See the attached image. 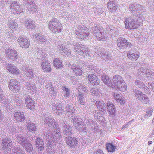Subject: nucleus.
I'll list each match as a JSON object with an SVG mask.
<instances>
[{"label": "nucleus", "instance_id": "obj_48", "mask_svg": "<svg viewBox=\"0 0 154 154\" xmlns=\"http://www.w3.org/2000/svg\"><path fill=\"white\" fill-rule=\"evenodd\" d=\"M62 89L63 91L64 94V97H68L70 95V90L66 86H63L61 88Z\"/></svg>", "mask_w": 154, "mask_h": 154}, {"label": "nucleus", "instance_id": "obj_35", "mask_svg": "<svg viewBox=\"0 0 154 154\" xmlns=\"http://www.w3.org/2000/svg\"><path fill=\"white\" fill-rule=\"evenodd\" d=\"M66 112L69 115H71L74 112L75 109L73 104L71 103H69L65 107Z\"/></svg>", "mask_w": 154, "mask_h": 154}, {"label": "nucleus", "instance_id": "obj_10", "mask_svg": "<svg viewBox=\"0 0 154 154\" xmlns=\"http://www.w3.org/2000/svg\"><path fill=\"white\" fill-rule=\"evenodd\" d=\"M117 45L120 48H129L132 46L131 43L122 37L118 38L116 41Z\"/></svg>", "mask_w": 154, "mask_h": 154}, {"label": "nucleus", "instance_id": "obj_2", "mask_svg": "<svg viewBox=\"0 0 154 154\" xmlns=\"http://www.w3.org/2000/svg\"><path fill=\"white\" fill-rule=\"evenodd\" d=\"M109 84V87L113 88H117L122 92L126 91L125 83L122 78L119 75H116L114 76L112 80L111 81V83Z\"/></svg>", "mask_w": 154, "mask_h": 154}, {"label": "nucleus", "instance_id": "obj_39", "mask_svg": "<svg viewBox=\"0 0 154 154\" xmlns=\"http://www.w3.org/2000/svg\"><path fill=\"white\" fill-rule=\"evenodd\" d=\"M14 154H25L22 149L18 146H16L12 149Z\"/></svg>", "mask_w": 154, "mask_h": 154}, {"label": "nucleus", "instance_id": "obj_32", "mask_svg": "<svg viewBox=\"0 0 154 154\" xmlns=\"http://www.w3.org/2000/svg\"><path fill=\"white\" fill-rule=\"evenodd\" d=\"M7 69L8 71L14 75H17L19 73L18 69L13 65L7 63Z\"/></svg>", "mask_w": 154, "mask_h": 154}, {"label": "nucleus", "instance_id": "obj_1", "mask_svg": "<svg viewBox=\"0 0 154 154\" xmlns=\"http://www.w3.org/2000/svg\"><path fill=\"white\" fill-rule=\"evenodd\" d=\"M129 8L132 12V15L125 19V27L126 29H134L139 26L140 22V20L143 17L141 13L144 11L145 8L139 4L134 3L131 4Z\"/></svg>", "mask_w": 154, "mask_h": 154}, {"label": "nucleus", "instance_id": "obj_19", "mask_svg": "<svg viewBox=\"0 0 154 154\" xmlns=\"http://www.w3.org/2000/svg\"><path fill=\"white\" fill-rule=\"evenodd\" d=\"M56 138L55 139L54 138H53V137H51L49 138V139H46L47 142V143L48 146V148L49 149H51V150L53 151L55 148H56V143H57V141H58L59 140L60 141V139H57V136L56 135Z\"/></svg>", "mask_w": 154, "mask_h": 154}, {"label": "nucleus", "instance_id": "obj_31", "mask_svg": "<svg viewBox=\"0 0 154 154\" xmlns=\"http://www.w3.org/2000/svg\"><path fill=\"white\" fill-rule=\"evenodd\" d=\"M96 106L98 108L99 110L102 112L106 111V104L103 101H97L95 103Z\"/></svg>", "mask_w": 154, "mask_h": 154}, {"label": "nucleus", "instance_id": "obj_23", "mask_svg": "<svg viewBox=\"0 0 154 154\" xmlns=\"http://www.w3.org/2000/svg\"><path fill=\"white\" fill-rule=\"evenodd\" d=\"M80 88H79L78 90V96L79 98V100L83 99L85 100L84 97L88 93V90L87 87L81 86Z\"/></svg>", "mask_w": 154, "mask_h": 154}, {"label": "nucleus", "instance_id": "obj_16", "mask_svg": "<svg viewBox=\"0 0 154 154\" xmlns=\"http://www.w3.org/2000/svg\"><path fill=\"white\" fill-rule=\"evenodd\" d=\"M62 127L63 130V134L66 136H71L73 133V127L67 123L63 122L62 123Z\"/></svg>", "mask_w": 154, "mask_h": 154}, {"label": "nucleus", "instance_id": "obj_57", "mask_svg": "<svg viewBox=\"0 0 154 154\" xmlns=\"http://www.w3.org/2000/svg\"><path fill=\"white\" fill-rule=\"evenodd\" d=\"M74 72L76 75H80L82 74V68H80L79 67L77 68L76 69L74 70Z\"/></svg>", "mask_w": 154, "mask_h": 154}, {"label": "nucleus", "instance_id": "obj_30", "mask_svg": "<svg viewBox=\"0 0 154 154\" xmlns=\"http://www.w3.org/2000/svg\"><path fill=\"white\" fill-rule=\"evenodd\" d=\"M14 119L18 122H23L25 120V116L24 113L16 112L14 114Z\"/></svg>", "mask_w": 154, "mask_h": 154}, {"label": "nucleus", "instance_id": "obj_24", "mask_svg": "<svg viewBox=\"0 0 154 154\" xmlns=\"http://www.w3.org/2000/svg\"><path fill=\"white\" fill-rule=\"evenodd\" d=\"M107 109L108 110L109 116L111 117H113L116 114V110L115 106L112 102H109L107 103Z\"/></svg>", "mask_w": 154, "mask_h": 154}, {"label": "nucleus", "instance_id": "obj_11", "mask_svg": "<svg viewBox=\"0 0 154 154\" xmlns=\"http://www.w3.org/2000/svg\"><path fill=\"white\" fill-rule=\"evenodd\" d=\"M7 9L16 15H17L23 12L22 9L16 2L11 3L10 6L8 7Z\"/></svg>", "mask_w": 154, "mask_h": 154}, {"label": "nucleus", "instance_id": "obj_60", "mask_svg": "<svg viewBox=\"0 0 154 154\" xmlns=\"http://www.w3.org/2000/svg\"><path fill=\"white\" fill-rule=\"evenodd\" d=\"M7 36L10 38L12 40H15L16 38V37L15 35H14V33H8V34Z\"/></svg>", "mask_w": 154, "mask_h": 154}, {"label": "nucleus", "instance_id": "obj_37", "mask_svg": "<svg viewBox=\"0 0 154 154\" xmlns=\"http://www.w3.org/2000/svg\"><path fill=\"white\" fill-rule=\"evenodd\" d=\"M127 56L130 59L132 60H137L139 56L138 54L136 53H133L131 50L128 51V53H127Z\"/></svg>", "mask_w": 154, "mask_h": 154}, {"label": "nucleus", "instance_id": "obj_53", "mask_svg": "<svg viewBox=\"0 0 154 154\" xmlns=\"http://www.w3.org/2000/svg\"><path fill=\"white\" fill-rule=\"evenodd\" d=\"M93 9L94 12L97 13L98 15L102 14L104 12V11L102 8H99L98 7H94Z\"/></svg>", "mask_w": 154, "mask_h": 154}, {"label": "nucleus", "instance_id": "obj_51", "mask_svg": "<svg viewBox=\"0 0 154 154\" xmlns=\"http://www.w3.org/2000/svg\"><path fill=\"white\" fill-rule=\"evenodd\" d=\"M0 99V102L2 103L3 105L5 106L6 105L9 104V101L5 96H4Z\"/></svg>", "mask_w": 154, "mask_h": 154}, {"label": "nucleus", "instance_id": "obj_20", "mask_svg": "<svg viewBox=\"0 0 154 154\" xmlns=\"http://www.w3.org/2000/svg\"><path fill=\"white\" fill-rule=\"evenodd\" d=\"M57 51L63 56L71 57H72L70 50L65 47L58 45L57 46Z\"/></svg>", "mask_w": 154, "mask_h": 154}, {"label": "nucleus", "instance_id": "obj_49", "mask_svg": "<svg viewBox=\"0 0 154 154\" xmlns=\"http://www.w3.org/2000/svg\"><path fill=\"white\" fill-rule=\"evenodd\" d=\"M77 129L81 132H86L88 131L86 125L84 124L83 122H82V124H81V125H80L77 128Z\"/></svg>", "mask_w": 154, "mask_h": 154}, {"label": "nucleus", "instance_id": "obj_61", "mask_svg": "<svg viewBox=\"0 0 154 154\" xmlns=\"http://www.w3.org/2000/svg\"><path fill=\"white\" fill-rule=\"evenodd\" d=\"M148 86L152 91L154 92V81L153 82H150L148 83Z\"/></svg>", "mask_w": 154, "mask_h": 154}, {"label": "nucleus", "instance_id": "obj_25", "mask_svg": "<svg viewBox=\"0 0 154 154\" xmlns=\"http://www.w3.org/2000/svg\"><path fill=\"white\" fill-rule=\"evenodd\" d=\"M25 102L26 107L29 109L31 110L35 109L34 102L30 98L29 96H26Z\"/></svg>", "mask_w": 154, "mask_h": 154}, {"label": "nucleus", "instance_id": "obj_17", "mask_svg": "<svg viewBox=\"0 0 154 154\" xmlns=\"http://www.w3.org/2000/svg\"><path fill=\"white\" fill-rule=\"evenodd\" d=\"M18 42L20 46L23 48H26L29 46L30 42L28 38L19 37L18 39Z\"/></svg>", "mask_w": 154, "mask_h": 154}, {"label": "nucleus", "instance_id": "obj_41", "mask_svg": "<svg viewBox=\"0 0 154 154\" xmlns=\"http://www.w3.org/2000/svg\"><path fill=\"white\" fill-rule=\"evenodd\" d=\"M153 110L150 107H148L146 109V112L144 117L145 118H149L152 115Z\"/></svg>", "mask_w": 154, "mask_h": 154}, {"label": "nucleus", "instance_id": "obj_45", "mask_svg": "<svg viewBox=\"0 0 154 154\" xmlns=\"http://www.w3.org/2000/svg\"><path fill=\"white\" fill-rule=\"evenodd\" d=\"M106 147L108 151L110 152H113L116 149V147L114 146L112 143H109L106 146Z\"/></svg>", "mask_w": 154, "mask_h": 154}, {"label": "nucleus", "instance_id": "obj_38", "mask_svg": "<svg viewBox=\"0 0 154 154\" xmlns=\"http://www.w3.org/2000/svg\"><path fill=\"white\" fill-rule=\"evenodd\" d=\"M28 130L30 132H35L36 131V127L34 123L29 122L27 125Z\"/></svg>", "mask_w": 154, "mask_h": 154}, {"label": "nucleus", "instance_id": "obj_40", "mask_svg": "<svg viewBox=\"0 0 154 154\" xmlns=\"http://www.w3.org/2000/svg\"><path fill=\"white\" fill-rule=\"evenodd\" d=\"M101 80L107 85L109 87V84L111 83L109 78L106 75L103 74L101 76Z\"/></svg>", "mask_w": 154, "mask_h": 154}, {"label": "nucleus", "instance_id": "obj_58", "mask_svg": "<svg viewBox=\"0 0 154 154\" xmlns=\"http://www.w3.org/2000/svg\"><path fill=\"white\" fill-rule=\"evenodd\" d=\"M103 58H105L107 59H110L112 57L111 55L109 54V52L108 51H106L104 52L103 54Z\"/></svg>", "mask_w": 154, "mask_h": 154}, {"label": "nucleus", "instance_id": "obj_62", "mask_svg": "<svg viewBox=\"0 0 154 154\" xmlns=\"http://www.w3.org/2000/svg\"><path fill=\"white\" fill-rule=\"evenodd\" d=\"M94 116L95 118L98 119L101 116V114L99 111H95L94 112Z\"/></svg>", "mask_w": 154, "mask_h": 154}, {"label": "nucleus", "instance_id": "obj_52", "mask_svg": "<svg viewBox=\"0 0 154 154\" xmlns=\"http://www.w3.org/2000/svg\"><path fill=\"white\" fill-rule=\"evenodd\" d=\"M90 93L93 96H97L100 94V92L97 88H92L90 90Z\"/></svg>", "mask_w": 154, "mask_h": 154}, {"label": "nucleus", "instance_id": "obj_3", "mask_svg": "<svg viewBox=\"0 0 154 154\" xmlns=\"http://www.w3.org/2000/svg\"><path fill=\"white\" fill-rule=\"evenodd\" d=\"M75 32V33L77 36L80 37L81 39H84V38L90 35L89 29L83 25L78 26Z\"/></svg>", "mask_w": 154, "mask_h": 154}, {"label": "nucleus", "instance_id": "obj_29", "mask_svg": "<svg viewBox=\"0 0 154 154\" xmlns=\"http://www.w3.org/2000/svg\"><path fill=\"white\" fill-rule=\"evenodd\" d=\"M16 138L17 141L22 146H24L28 141L26 136L21 134H19Z\"/></svg>", "mask_w": 154, "mask_h": 154}, {"label": "nucleus", "instance_id": "obj_59", "mask_svg": "<svg viewBox=\"0 0 154 154\" xmlns=\"http://www.w3.org/2000/svg\"><path fill=\"white\" fill-rule=\"evenodd\" d=\"M23 100L22 99L21 97L19 95H17V97L16 101H14V103H18L21 104L23 103Z\"/></svg>", "mask_w": 154, "mask_h": 154}, {"label": "nucleus", "instance_id": "obj_7", "mask_svg": "<svg viewBox=\"0 0 154 154\" xmlns=\"http://www.w3.org/2000/svg\"><path fill=\"white\" fill-rule=\"evenodd\" d=\"M74 51L80 55L85 57L89 54V51L87 47L82 44H76L74 45Z\"/></svg>", "mask_w": 154, "mask_h": 154}, {"label": "nucleus", "instance_id": "obj_4", "mask_svg": "<svg viewBox=\"0 0 154 154\" xmlns=\"http://www.w3.org/2000/svg\"><path fill=\"white\" fill-rule=\"evenodd\" d=\"M14 143L12 142L10 138H6L3 139L2 142V146L5 154H10L11 152V149L13 146V143Z\"/></svg>", "mask_w": 154, "mask_h": 154}, {"label": "nucleus", "instance_id": "obj_54", "mask_svg": "<svg viewBox=\"0 0 154 154\" xmlns=\"http://www.w3.org/2000/svg\"><path fill=\"white\" fill-rule=\"evenodd\" d=\"M22 70V73L23 74H26V72H29V70H31L32 68L28 66H24L21 68Z\"/></svg>", "mask_w": 154, "mask_h": 154}, {"label": "nucleus", "instance_id": "obj_44", "mask_svg": "<svg viewBox=\"0 0 154 154\" xmlns=\"http://www.w3.org/2000/svg\"><path fill=\"white\" fill-rule=\"evenodd\" d=\"M46 88L51 91H52L53 93L55 94L57 93V91L55 89V88L53 87L52 83L50 82L49 83L46 84L45 86Z\"/></svg>", "mask_w": 154, "mask_h": 154}, {"label": "nucleus", "instance_id": "obj_18", "mask_svg": "<svg viewBox=\"0 0 154 154\" xmlns=\"http://www.w3.org/2000/svg\"><path fill=\"white\" fill-rule=\"evenodd\" d=\"M45 124H46L49 127L53 129L57 128V123L54 118L49 116L45 118L44 121Z\"/></svg>", "mask_w": 154, "mask_h": 154}, {"label": "nucleus", "instance_id": "obj_33", "mask_svg": "<svg viewBox=\"0 0 154 154\" xmlns=\"http://www.w3.org/2000/svg\"><path fill=\"white\" fill-rule=\"evenodd\" d=\"M112 95L116 100L121 104L122 105L125 103V98L120 94L115 92L112 94Z\"/></svg>", "mask_w": 154, "mask_h": 154}, {"label": "nucleus", "instance_id": "obj_63", "mask_svg": "<svg viewBox=\"0 0 154 154\" xmlns=\"http://www.w3.org/2000/svg\"><path fill=\"white\" fill-rule=\"evenodd\" d=\"M142 72L145 73L144 74L145 77H146V75L147 76V74H148L149 73H152L151 71V70L146 68L144 70H143V71Z\"/></svg>", "mask_w": 154, "mask_h": 154}, {"label": "nucleus", "instance_id": "obj_47", "mask_svg": "<svg viewBox=\"0 0 154 154\" xmlns=\"http://www.w3.org/2000/svg\"><path fill=\"white\" fill-rule=\"evenodd\" d=\"M86 119L87 120L86 122H87V125L88 126L90 127V129L92 130L93 129V126H94V122H93L91 119V117H86Z\"/></svg>", "mask_w": 154, "mask_h": 154}, {"label": "nucleus", "instance_id": "obj_50", "mask_svg": "<svg viewBox=\"0 0 154 154\" xmlns=\"http://www.w3.org/2000/svg\"><path fill=\"white\" fill-rule=\"evenodd\" d=\"M54 66L57 68H59L62 66V62L59 59H55L54 61Z\"/></svg>", "mask_w": 154, "mask_h": 154}, {"label": "nucleus", "instance_id": "obj_27", "mask_svg": "<svg viewBox=\"0 0 154 154\" xmlns=\"http://www.w3.org/2000/svg\"><path fill=\"white\" fill-rule=\"evenodd\" d=\"M25 86L28 90H31L30 91H28L30 93L33 94L34 93H36L37 92V88L32 82H27L26 83Z\"/></svg>", "mask_w": 154, "mask_h": 154}, {"label": "nucleus", "instance_id": "obj_36", "mask_svg": "<svg viewBox=\"0 0 154 154\" xmlns=\"http://www.w3.org/2000/svg\"><path fill=\"white\" fill-rule=\"evenodd\" d=\"M24 20H25V26L27 28L32 29L35 27L34 23L32 20L29 19V20H26V18H24Z\"/></svg>", "mask_w": 154, "mask_h": 154}, {"label": "nucleus", "instance_id": "obj_15", "mask_svg": "<svg viewBox=\"0 0 154 154\" xmlns=\"http://www.w3.org/2000/svg\"><path fill=\"white\" fill-rule=\"evenodd\" d=\"M52 108L55 113L60 115L63 110L61 102L59 100H55L53 103Z\"/></svg>", "mask_w": 154, "mask_h": 154}, {"label": "nucleus", "instance_id": "obj_42", "mask_svg": "<svg viewBox=\"0 0 154 154\" xmlns=\"http://www.w3.org/2000/svg\"><path fill=\"white\" fill-rule=\"evenodd\" d=\"M24 146H23V147L24 148L25 150L27 151L28 152H30L32 151L33 149V148L32 147V145L29 143V141L26 143V144L24 145Z\"/></svg>", "mask_w": 154, "mask_h": 154}, {"label": "nucleus", "instance_id": "obj_34", "mask_svg": "<svg viewBox=\"0 0 154 154\" xmlns=\"http://www.w3.org/2000/svg\"><path fill=\"white\" fill-rule=\"evenodd\" d=\"M8 24L9 28L12 31L16 30L17 28L18 24L15 22V20L13 19H10L8 21Z\"/></svg>", "mask_w": 154, "mask_h": 154}, {"label": "nucleus", "instance_id": "obj_26", "mask_svg": "<svg viewBox=\"0 0 154 154\" xmlns=\"http://www.w3.org/2000/svg\"><path fill=\"white\" fill-rule=\"evenodd\" d=\"M107 7L111 12H115L117 9V5L115 0H109L107 3Z\"/></svg>", "mask_w": 154, "mask_h": 154}, {"label": "nucleus", "instance_id": "obj_22", "mask_svg": "<svg viewBox=\"0 0 154 154\" xmlns=\"http://www.w3.org/2000/svg\"><path fill=\"white\" fill-rule=\"evenodd\" d=\"M45 55H42V57L41 56V57H42L43 58V60L42 61V64L41 66L42 68L45 71L47 72H51V68L50 65L48 63L47 61L46 60V57L45 56L44 57Z\"/></svg>", "mask_w": 154, "mask_h": 154}, {"label": "nucleus", "instance_id": "obj_9", "mask_svg": "<svg viewBox=\"0 0 154 154\" xmlns=\"http://www.w3.org/2000/svg\"><path fill=\"white\" fill-rule=\"evenodd\" d=\"M134 94L138 99L143 103L147 104L149 102V100L147 96L141 91L135 89L134 91Z\"/></svg>", "mask_w": 154, "mask_h": 154}, {"label": "nucleus", "instance_id": "obj_8", "mask_svg": "<svg viewBox=\"0 0 154 154\" xmlns=\"http://www.w3.org/2000/svg\"><path fill=\"white\" fill-rule=\"evenodd\" d=\"M91 29L94 36L97 40L104 41L107 38L105 32H104V30L101 29L100 27L99 28L97 27V25L94 26Z\"/></svg>", "mask_w": 154, "mask_h": 154}, {"label": "nucleus", "instance_id": "obj_56", "mask_svg": "<svg viewBox=\"0 0 154 154\" xmlns=\"http://www.w3.org/2000/svg\"><path fill=\"white\" fill-rule=\"evenodd\" d=\"M29 71L26 72V74H24L30 79H32L34 77V75L33 74V72L32 69H31V70H29Z\"/></svg>", "mask_w": 154, "mask_h": 154}, {"label": "nucleus", "instance_id": "obj_14", "mask_svg": "<svg viewBox=\"0 0 154 154\" xmlns=\"http://www.w3.org/2000/svg\"><path fill=\"white\" fill-rule=\"evenodd\" d=\"M6 57L8 59L14 61H17L18 57L17 52L15 50L7 49L6 51Z\"/></svg>", "mask_w": 154, "mask_h": 154}, {"label": "nucleus", "instance_id": "obj_5", "mask_svg": "<svg viewBox=\"0 0 154 154\" xmlns=\"http://www.w3.org/2000/svg\"><path fill=\"white\" fill-rule=\"evenodd\" d=\"M48 27L54 33H59L61 30V24L56 18H53L49 22Z\"/></svg>", "mask_w": 154, "mask_h": 154}, {"label": "nucleus", "instance_id": "obj_28", "mask_svg": "<svg viewBox=\"0 0 154 154\" xmlns=\"http://www.w3.org/2000/svg\"><path fill=\"white\" fill-rule=\"evenodd\" d=\"M135 84L139 88H142L146 93H150V91L148 87L145 85L142 82L139 80L137 79L136 80Z\"/></svg>", "mask_w": 154, "mask_h": 154}, {"label": "nucleus", "instance_id": "obj_46", "mask_svg": "<svg viewBox=\"0 0 154 154\" xmlns=\"http://www.w3.org/2000/svg\"><path fill=\"white\" fill-rule=\"evenodd\" d=\"M83 122L79 119L75 118L73 120V125L75 127L78 128Z\"/></svg>", "mask_w": 154, "mask_h": 154}, {"label": "nucleus", "instance_id": "obj_43", "mask_svg": "<svg viewBox=\"0 0 154 154\" xmlns=\"http://www.w3.org/2000/svg\"><path fill=\"white\" fill-rule=\"evenodd\" d=\"M88 70L94 74L99 73V70L95 66L93 65L89 66L88 67Z\"/></svg>", "mask_w": 154, "mask_h": 154}, {"label": "nucleus", "instance_id": "obj_6", "mask_svg": "<svg viewBox=\"0 0 154 154\" xmlns=\"http://www.w3.org/2000/svg\"><path fill=\"white\" fill-rule=\"evenodd\" d=\"M43 135L45 137V138L46 139H49L51 137H53V138L55 139L56 138V135L57 136L58 139H60L62 138L61 133H60L59 129H54V132L53 133L48 128H45L43 130Z\"/></svg>", "mask_w": 154, "mask_h": 154}, {"label": "nucleus", "instance_id": "obj_12", "mask_svg": "<svg viewBox=\"0 0 154 154\" xmlns=\"http://www.w3.org/2000/svg\"><path fill=\"white\" fill-rule=\"evenodd\" d=\"M8 83V86L9 89L13 92H17L20 90V83L17 80L11 79Z\"/></svg>", "mask_w": 154, "mask_h": 154}, {"label": "nucleus", "instance_id": "obj_64", "mask_svg": "<svg viewBox=\"0 0 154 154\" xmlns=\"http://www.w3.org/2000/svg\"><path fill=\"white\" fill-rule=\"evenodd\" d=\"M152 73H149L148 74H147L148 75H146V77L148 78V79L152 80L154 79V74H153Z\"/></svg>", "mask_w": 154, "mask_h": 154}, {"label": "nucleus", "instance_id": "obj_55", "mask_svg": "<svg viewBox=\"0 0 154 154\" xmlns=\"http://www.w3.org/2000/svg\"><path fill=\"white\" fill-rule=\"evenodd\" d=\"M44 38L43 35L40 33H37L35 35V39L36 40L39 41L43 40Z\"/></svg>", "mask_w": 154, "mask_h": 154}, {"label": "nucleus", "instance_id": "obj_13", "mask_svg": "<svg viewBox=\"0 0 154 154\" xmlns=\"http://www.w3.org/2000/svg\"><path fill=\"white\" fill-rule=\"evenodd\" d=\"M24 6L28 9V11L31 12H35L37 10V7L32 0H23Z\"/></svg>", "mask_w": 154, "mask_h": 154}, {"label": "nucleus", "instance_id": "obj_21", "mask_svg": "<svg viewBox=\"0 0 154 154\" xmlns=\"http://www.w3.org/2000/svg\"><path fill=\"white\" fill-rule=\"evenodd\" d=\"M71 136H68L66 138V141L67 145L71 147H75L77 144L78 141L76 138L72 137Z\"/></svg>", "mask_w": 154, "mask_h": 154}]
</instances>
